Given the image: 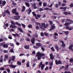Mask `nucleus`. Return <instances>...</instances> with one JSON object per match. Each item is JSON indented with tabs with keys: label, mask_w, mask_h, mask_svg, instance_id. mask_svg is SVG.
Masks as SVG:
<instances>
[{
	"label": "nucleus",
	"mask_w": 73,
	"mask_h": 73,
	"mask_svg": "<svg viewBox=\"0 0 73 73\" xmlns=\"http://www.w3.org/2000/svg\"><path fill=\"white\" fill-rule=\"evenodd\" d=\"M27 41H28V42H29L30 41V39L29 38H26V40Z\"/></svg>",
	"instance_id": "obj_58"
},
{
	"label": "nucleus",
	"mask_w": 73,
	"mask_h": 73,
	"mask_svg": "<svg viewBox=\"0 0 73 73\" xmlns=\"http://www.w3.org/2000/svg\"><path fill=\"white\" fill-rule=\"evenodd\" d=\"M21 25L22 26V27H23V28H25V25H24V24L22 23L21 24Z\"/></svg>",
	"instance_id": "obj_37"
},
{
	"label": "nucleus",
	"mask_w": 73,
	"mask_h": 73,
	"mask_svg": "<svg viewBox=\"0 0 73 73\" xmlns=\"http://www.w3.org/2000/svg\"><path fill=\"white\" fill-rule=\"evenodd\" d=\"M60 42L62 43V46L63 47H64V46L66 47L65 44H64V42H63V41H61Z\"/></svg>",
	"instance_id": "obj_19"
},
{
	"label": "nucleus",
	"mask_w": 73,
	"mask_h": 73,
	"mask_svg": "<svg viewBox=\"0 0 73 73\" xmlns=\"http://www.w3.org/2000/svg\"><path fill=\"white\" fill-rule=\"evenodd\" d=\"M26 66L27 68H29V63H27L26 64Z\"/></svg>",
	"instance_id": "obj_45"
},
{
	"label": "nucleus",
	"mask_w": 73,
	"mask_h": 73,
	"mask_svg": "<svg viewBox=\"0 0 73 73\" xmlns=\"http://www.w3.org/2000/svg\"><path fill=\"white\" fill-rule=\"evenodd\" d=\"M73 45L71 44L70 45L69 47V48L70 50H71V51L72 52H73Z\"/></svg>",
	"instance_id": "obj_7"
},
{
	"label": "nucleus",
	"mask_w": 73,
	"mask_h": 73,
	"mask_svg": "<svg viewBox=\"0 0 73 73\" xmlns=\"http://www.w3.org/2000/svg\"><path fill=\"white\" fill-rule=\"evenodd\" d=\"M3 46L4 48H8V46L6 44H4Z\"/></svg>",
	"instance_id": "obj_21"
},
{
	"label": "nucleus",
	"mask_w": 73,
	"mask_h": 73,
	"mask_svg": "<svg viewBox=\"0 0 73 73\" xmlns=\"http://www.w3.org/2000/svg\"><path fill=\"white\" fill-rule=\"evenodd\" d=\"M11 24H12L13 25H15V23H14L13 21H11Z\"/></svg>",
	"instance_id": "obj_51"
},
{
	"label": "nucleus",
	"mask_w": 73,
	"mask_h": 73,
	"mask_svg": "<svg viewBox=\"0 0 73 73\" xmlns=\"http://www.w3.org/2000/svg\"><path fill=\"white\" fill-rule=\"evenodd\" d=\"M4 12H5V13H7V14H9V15L10 14V12L8 10H4Z\"/></svg>",
	"instance_id": "obj_17"
},
{
	"label": "nucleus",
	"mask_w": 73,
	"mask_h": 73,
	"mask_svg": "<svg viewBox=\"0 0 73 73\" xmlns=\"http://www.w3.org/2000/svg\"><path fill=\"white\" fill-rule=\"evenodd\" d=\"M24 48L26 49H29V46L28 45H25L24 46Z\"/></svg>",
	"instance_id": "obj_24"
},
{
	"label": "nucleus",
	"mask_w": 73,
	"mask_h": 73,
	"mask_svg": "<svg viewBox=\"0 0 73 73\" xmlns=\"http://www.w3.org/2000/svg\"><path fill=\"white\" fill-rule=\"evenodd\" d=\"M40 35H41V36H42V37L44 36V34L42 32L40 33Z\"/></svg>",
	"instance_id": "obj_42"
},
{
	"label": "nucleus",
	"mask_w": 73,
	"mask_h": 73,
	"mask_svg": "<svg viewBox=\"0 0 73 73\" xmlns=\"http://www.w3.org/2000/svg\"><path fill=\"white\" fill-rule=\"evenodd\" d=\"M45 66V64H42V62H41L39 65V68H41V70H42Z\"/></svg>",
	"instance_id": "obj_2"
},
{
	"label": "nucleus",
	"mask_w": 73,
	"mask_h": 73,
	"mask_svg": "<svg viewBox=\"0 0 73 73\" xmlns=\"http://www.w3.org/2000/svg\"><path fill=\"white\" fill-rule=\"evenodd\" d=\"M51 17L52 18H53L54 19H56V18H57V17H56L55 16H52Z\"/></svg>",
	"instance_id": "obj_47"
},
{
	"label": "nucleus",
	"mask_w": 73,
	"mask_h": 73,
	"mask_svg": "<svg viewBox=\"0 0 73 73\" xmlns=\"http://www.w3.org/2000/svg\"><path fill=\"white\" fill-rule=\"evenodd\" d=\"M10 28H17V27L16 26H13V25L11 24L10 25Z\"/></svg>",
	"instance_id": "obj_15"
},
{
	"label": "nucleus",
	"mask_w": 73,
	"mask_h": 73,
	"mask_svg": "<svg viewBox=\"0 0 73 73\" xmlns=\"http://www.w3.org/2000/svg\"><path fill=\"white\" fill-rule=\"evenodd\" d=\"M48 22L50 23V25H52L53 24V22H52L51 21H49Z\"/></svg>",
	"instance_id": "obj_35"
},
{
	"label": "nucleus",
	"mask_w": 73,
	"mask_h": 73,
	"mask_svg": "<svg viewBox=\"0 0 73 73\" xmlns=\"http://www.w3.org/2000/svg\"><path fill=\"white\" fill-rule=\"evenodd\" d=\"M5 58H6V59L8 58V55H5Z\"/></svg>",
	"instance_id": "obj_62"
},
{
	"label": "nucleus",
	"mask_w": 73,
	"mask_h": 73,
	"mask_svg": "<svg viewBox=\"0 0 73 73\" xmlns=\"http://www.w3.org/2000/svg\"><path fill=\"white\" fill-rule=\"evenodd\" d=\"M63 32H64L65 34H66V35H67L69 33V31H63Z\"/></svg>",
	"instance_id": "obj_23"
},
{
	"label": "nucleus",
	"mask_w": 73,
	"mask_h": 73,
	"mask_svg": "<svg viewBox=\"0 0 73 73\" xmlns=\"http://www.w3.org/2000/svg\"><path fill=\"white\" fill-rule=\"evenodd\" d=\"M20 18V16H14L13 17V19L14 20H19Z\"/></svg>",
	"instance_id": "obj_4"
},
{
	"label": "nucleus",
	"mask_w": 73,
	"mask_h": 73,
	"mask_svg": "<svg viewBox=\"0 0 73 73\" xmlns=\"http://www.w3.org/2000/svg\"><path fill=\"white\" fill-rule=\"evenodd\" d=\"M49 64L50 66H53V62H50L49 63Z\"/></svg>",
	"instance_id": "obj_41"
},
{
	"label": "nucleus",
	"mask_w": 73,
	"mask_h": 73,
	"mask_svg": "<svg viewBox=\"0 0 73 73\" xmlns=\"http://www.w3.org/2000/svg\"><path fill=\"white\" fill-rule=\"evenodd\" d=\"M45 56V54H44V53H42V54H40V57H42V56Z\"/></svg>",
	"instance_id": "obj_40"
},
{
	"label": "nucleus",
	"mask_w": 73,
	"mask_h": 73,
	"mask_svg": "<svg viewBox=\"0 0 73 73\" xmlns=\"http://www.w3.org/2000/svg\"><path fill=\"white\" fill-rule=\"evenodd\" d=\"M66 21H69V22H70L71 23H73V21H72L70 19H66Z\"/></svg>",
	"instance_id": "obj_32"
},
{
	"label": "nucleus",
	"mask_w": 73,
	"mask_h": 73,
	"mask_svg": "<svg viewBox=\"0 0 73 73\" xmlns=\"http://www.w3.org/2000/svg\"><path fill=\"white\" fill-rule=\"evenodd\" d=\"M15 24L17 25L18 26H19V27H21V24L17 22H16L15 23Z\"/></svg>",
	"instance_id": "obj_26"
},
{
	"label": "nucleus",
	"mask_w": 73,
	"mask_h": 73,
	"mask_svg": "<svg viewBox=\"0 0 73 73\" xmlns=\"http://www.w3.org/2000/svg\"><path fill=\"white\" fill-rule=\"evenodd\" d=\"M28 27L29 28H32V26L31 25H29L28 26Z\"/></svg>",
	"instance_id": "obj_39"
},
{
	"label": "nucleus",
	"mask_w": 73,
	"mask_h": 73,
	"mask_svg": "<svg viewBox=\"0 0 73 73\" xmlns=\"http://www.w3.org/2000/svg\"><path fill=\"white\" fill-rule=\"evenodd\" d=\"M7 71L8 73H9L10 72V70L9 68H7Z\"/></svg>",
	"instance_id": "obj_61"
},
{
	"label": "nucleus",
	"mask_w": 73,
	"mask_h": 73,
	"mask_svg": "<svg viewBox=\"0 0 73 73\" xmlns=\"http://www.w3.org/2000/svg\"><path fill=\"white\" fill-rule=\"evenodd\" d=\"M66 7H61L60 8V9H64V11H66Z\"/></svg>",
	"instance_id": "obj_14"
},
{
	"label": "nucleus",
	"mask_w": 73,
	"mask_h": 73,
	"mask_svg": "<svg viewBox=\"0 0 73 73\" xmlns=\"http://www.w3.org/2000/svg\"><path fill=\"white\" fill-rule=\"evenodd\" d=\"M36 46L38 47H40V46H41V44L40 43H36Z\"/></svg>",
	"instance_id": "obj_20"
},
{
	"label": "nucleus",
	"mask_w": 73,
	"mask_h": 73,
	"mask_svg": "<svg viewBox=\"0 0 73 73\" xmlns=\"http://www.w3.org/2000/svg\"><path fill=\"white\" fill-rule=\"evenodd\" d=\"M55 62L56 65H59V64H62V62L60 60H55Z\"/></svg>",
	"instance_id": "obj_3"
},
{
	"label": "nucleus",
	"mask_w": 73,
	"mask_h": 73,
	"mask_svg": "<svg viewBox=\"0 0 73 73\" xmlns=\"http://www.w3.org/2000/svg\"><path fill=\"white\" fill-rule=\"evenodd\" d=\"M17 10V9H16V8H15V9L12 10V12L13 13L15 14V13L17 12L16 11Z\"/></svg>",
	"instance_id": "obj_18"
},
{
	"label": "nucleus",
	"mask_w": 73,
	"mask_h": 73,
	"mask_svg": "<svg viewBox=\"0 0 73 73\" xmlns=\"http://www.w3.org/2000/svg\"><path fill=\"white\" fill-rule=\"evenodd\" d=\"M17 64L18 65H21V62L19 61L17 62Z\"/></svg>",
	"instance_id": "obj_34"
},
{
	"label": "nucleus",
	"mask_w": 73,
	"mask_h": 73,
	"mask_svg": "<svg viewBox=\"0 0 73 73\" xmlns=\"http://www.w3.org/2000/svg\"><path fill=\"white\" fill-rule=\"evenodd\" d=\"M15 56H13V57L11 59L13 61H15Z\"/></svg>",
	"instance_id": "obj_36"
},
{
	"label": "nucleus",
	"mask_w": 73,
	"mask_h": 73,
	"mask_svg": "<svg viewBox=\"0 0 73 73\" xmlns=\"http://www.w3.org/2000/svg\"><path fill=\"white\" fill-rule=\"evenodd\" d=\"M32 13L33 16H34L35 17H36V13H35V12L34 11L33 12H32Z\"/></svg>",
	"instance_id": "obj_33"
},
{
	"label": "nucleus",
	"mask_w": 73,
	"mask_h": 73,
	"mask_svg": "<svg viewBox=\"0 0 73 73\" xmlns=\"http://www.w3.org/2000/svg\"><path fill=\"white\" fill-rule=\"evenodd\" d=\"M53 6V4L51 3L50 5L48 6L49 8H51Z\"/></svg>",
	"instance_id": "obj_57"
},
{
	"label": "nucleus",
	"mask_w": 73,
	"mask_h": 73,
	"mask_svg": "<svg viewBox=\"0 0 73 73\" xmlns=\"http://www.w3.org/2000/svg\"><path fill=\"white\" fill-rule=\"evenodd\" d=\"M2 15H3V17H5V16H6V13H5V12H3V13Z\"/></svg>",
	"instance_id": "obj_38"
},
{
	"label": "nucleus",
	"mask_w": 73,
	"mask_h": 73,
	"mask_svg": "<svg viewBox=\"0 0 73 73\" xmlns=\"http://www.w3.org/2000/svg\"><path fill=\"white\" fill-rule=\"evenodd\" d=\"M66 4L63 3L62 5V7H64V6H66Z\"/></svg>",
	"instance_id": "obj_59"
},
{
	"label": "nucleus",
	"mask_w": 73,
	"mask_h": 73,
	"mask_svg": "<svg viewBox=\"0 0 73 73\" xmlns=\"http://www.w3.org/2000/svg\"><path fill=\"white\" fill-rule=\"evenodd\" d=\"M9 67L12 68H15L16 67V66L13 65L12 64H10L9 65Z\"/></svg>",
	"instance_id": "obj_12"
},
{
	"label": "nucleus",
	"mask_w": 73,
	"mask_h": 73,
	"mask_svg": "<svg viewBox=\"0 0 73 73\" xmlns=\"http://www.w3.org/2000/svg\"><path fill=\"white\" fill-rule=\"evenodd\" d=\"M44 35L46 36L47 37H49V36L48 35V33L46 32H44Z\"/></svg>",
	"instance_id": "obj_30"
},
{
	"label": "nucleus",
	"mask_w": 73,
	"mask_h": 73,
	"mask_svg": "<svg viewBox=\"0 0 73 73\" xmlns=\"http://www.w3.org/2000/svg\"><path fill=\"white\" fill-rule=\"evenodd\" d=\"M35 40H36L35 39V38H33L31 40V41L33 44H35Z\"/></svg>",
	"instance_id": "obj_11"
},
{
	"label": "nucleus",
	"mask_w": 73,
	"mask_h": 73,
	"mask_svg": "<svg viewBox=\"0 0 73 73\" xmlns=\"http://www.w3.org/2000/svg\"><path fill=\"white\" fill-rule=\"evenodd\" d=\"M25 7L24 6H23L22 7V9L21 10L22 12H23L25 11Z\"/></svg>",
	"instance_id": "obj_22"
},
{
	"label": "nucleus",
	"mask_w": 73,
	"mask_h": 73,
	"mask_svg": "<svg viewBox=\"0 0 73 73\" xmlns=\"http://www.w3.org/2000/svg\"><path fill=\"white\" fill-rule=\"evenodd\" d=\"M73 62V58H70V62Z\"/></svg>",
	"instance_id": "obj_46"
},
{
	"label": "nucleus",
	"mask_w": 73,
	"mask_h": 73,
	"mask_svg": "<svg viewBox=\"0 0 73 73\" xmlns=\"http://www.w3.org/2000/svg\"><path fill=\"white\" fill-rule=\"evenodd\" d=\"M55 28H56V27L54 26V25H52L51 27V29H50V31H53V29L54 30Z\"/></svg>",
	"instance_id": "obj_5"
},
{
	"label": "nucleus",
	"mask_w": 73,
	"mask_h": 73,
	"mask_svg": "<svg viewBox=\"0 0 73 73\" xmlns=\"http://www.w3.org/2000/svg\"><path fill=\"white\" fill-rule=\"evenodd\" d=\"M14 14H15L16 16H18L19 15V13L17 12V11Z\"/></svg>",
	"instance_id": "obj_53"
},
{
	"label": "nucleus",
	"mask_w": 73,
	"mask_h": 73,
	"mask_svg": "<svg viewBox=\"0 0 73 73\" xmlns=\"http://www.w3.org/2000/svg\"><path fill=\"white\" fill-rule=\"evenodd\" d=\"M51 50L53 51V52H54V51H55V50L54 49V48H53V47H52V48H51Z\"/></svg>",
	"instance_id": "obj_50"
},
{
	"label": "nucleus",
	"mask_w": 73,
	"mask_h": 73,
	"mask_svg": "<svg viewBox=\"0 0 73 73\" xmlns=\"http://www.w3.org/2000/svg\"><path fill=\"white\" fill-rule=\"evenodd\" d=\"M55 49L57 50V52H58V51L60 50V48H59L58 46L57 45H55Z\"/></svg>",
	"instance_id": "obj_10"
},
{
	"label": "nucleus",
	"mask_w": 73,
	"mask_h": 73,
	"mask_svg": "<svg viewBox=\"0 0 73 73\" xmlns=\"http://www.w3.org/2000/svg\"><path fill=\"white\" fill-rule=\"evenodd\" d=\"M4 53H8V50H4L3 51Z\"/></svg>",
	"instance_id": "obj_43"
},
{
	"label": "nucleus",
	"mask_w": 73,
	"mask_h": 73,
	"mask_svg": "<svg viewBox=\"0 0 73 73\" xmlns=\"http://www.w3.org/2000/svg\"><path fill=\"white\" fill-rule=\"evenodd\" d=\"M58 5L57 4H56L55 5L56 8H58Z\"/></svg>",
	"instance_id": "obj_63"
},
{
	"label": "nucleus",
	"mask_w": 73,
	"mask_h": 73,
	"mask_svg": "<svg viewBox=\"0 0 73 73\" xmlns=\"http://www.w3.org/2000/svg\"><path fill=\"white\" fill-rule=\"evenodd\" d=\"M34 36L35 37H36L37 38L38 37V35H37V34H34Z\"/></svg>",
	"instance_id": "obj_49"
},
{
	"label": "nucleus",
	"mask_w": 73,
	"mask_h": 73,
	"mask_svg": "<svg viewBox=\"0 0 73 73\" xmlns=\"http://www.w3.org/2000/svg\"><path fill=\"white\" fill-rule=\"evenodd\" d=\"M37 16L38 17V18H40V17H41V15L38 14L37 15Z\"/></svg>",
	"instance_id": "obj_55"
},
{
	"label": "nucleus",
	"mask_w": 73,
	"mask_h": 73,
	"mask_svg": "<svg viewBox=\"0 0 73 73\" xmlns=\"http://www.w3.org/2000/svg\"><path fill=\"white\" fill-rule=\"evenodd\" d=\"M25 61V59L22 60V63H24Z\"/></svg>",
	"instance_id": "obj_60"
},
{
	"label": "nucleus",
	"mask_w": 73,
	"mask_h": 73,
	"mask_svg": "<svg viewBox=\"0 0 73 73\" xmlns=\"http://www.w3.org/2000/svg\"><path fill=\"white\" fill-rule=\"evenodd\" d=\"M70 6V7H73V4H71Z\"/></svg>",
	"instance_id": "obj_64"
},
{
	"label": "nucleus",
	"mask_w": 73,
	"mask_h": 73,
	"mask_svg": "<svg viewBox=\"0 0 73 73\" xmlns=\"http://www.w3.org/2000/svg\"><path fill=\"white\" fill-rule=\"evenodd\" d=\"M29 13H28V15H29L30 13H31V12H32V10L31 9L29 8V10H28Z\"/></svg>",
	"instance_id": "obj_28"
},
{
	"label": "nucleus",
	"mask_w": 73,
	"mask_h": 73,
	"mask_svg": "<svg viewBox=\"0 0 73 73\" xmlns=\"http://www.w3.org/2000/svg\"><path fill=\"white\" fill-rule=\"evenodd\" d=\"M25 4L26 5V6H27V7H30V5L29 3L26 2L25 3Z\"/></svg>",
	"instance_id": "obj_27"
},
{
	"label": "nucleus",
	"mask_w": 73,
	"mask_h": 73,
	"mask_svg": "<svg viewBox=\"0 0 73 73\" xmlns=\"http://www.w3.org/2000/svg\"><path fill=\"white\" fill-rule=\"evenodd\" d=\"M50 56V58L51 60H52L54 59V57L53 55V54L51 53Z\"/></svg>",
	"instance_id": "obj_13"
},
{
	"label": "nucleus",
	"mask_w": 73,
	"mask_h": 73,
	"mask_svg": "<svg viewBox=\"0 0 73 73\" xmlns=\"http://www.w3.org/2000/svg\"><path fill=\"white\" fill-rule=\"evenodd\" d=\"M64 14L65 15H71V13H68L67 12H65L64 13Z\"/></svg>",
	"instance_id": "obj_16"
},
{
	"label": "nucleus",
	"mask_w": 73,
	"mask_h": 73,
	"mask_svg": "<svg viewBox=\"0 0 73 73\" xmlns=\"http://www.w3.org/2000/svg\"><path fill=\"white\" fill-rule=\"evenodd\" d=\"M10 52H14V50H13V48L12 49H11L10 50Z\"/></svg>",
	"instance_id": "obj_56"
},
{
	"label": "nucleus",
	"mask_w": 73,
	"mask_h": 73,
	"mask_svg": "<svg viewBox=\"0 0 73 73\" xmlns=\"http://www.w3.org/2000/svg\"><path fill=\"white\" fill-rule=\"evenodd\" d=\"M12 35L14 37H20V35L17 33H16L15 34H12Z\"/></svg>",
	"instance_id": "obj_9"
},
{
	"label": "nucleus",
	"mask_w": 73,
	"mask_h": 73,
	"mask_svg": "<svg viewBox=\"0 0 73 73\" xmlns=\"http://www.w3.org/2000/svg\"><path fill=\"white\" fill-rule=\"evenodd\" d=\"M4 44V43H0V46H3Z\"/></svg>",
	"instance_id": "obj_48"
},
{
	"label": "nucleus",
	"mask_w": 73,
	"mask_h": 73,
	"mask_svg": "<svg viewBox=\"0 0 73 73\" xmlns=\"http://www.w3.org/2000/svg\"><path fill=\"white\" fill-rule=\"evenodd\" d=\"M41 54V52H38L37 53V56H38V57L40 56V54Z\"/></svg>",
	"instance_id": "obj_31"
},
{
	"label": "nucleus",
	"mask_w": 73,
	"mask_h": 73,
	"mask_svg": "<svg viewBox=\"0 0 73 73\" xmlns=\"http://www.w3.org/2000/svg\"><path fill=\"white\" fill-rule=\"evenodd\" d=\"M5 4H6V1H4L2 2L3 6H4L5 5Z\"/></svg>",
	"instance_id": "obj_29"
},
{
	"label": "nucleus",
	"mask_w": 73,
	"mask_h": 73,
	"mask_svg": "<svg viewBox=\"0 0 73 73\" xmlns=\"http://www.w3.org/2000/svg\"><path fill=\"white\" fill-rule=\"evenodd\" d=\"M71 24V23L70 22L69 23H65V24H64V25L65 26H67V25H69L70 24Z\"/></svg>",
	"instance_id": "obj_25"
},
{
	"label": "nucleus",
	"mask_w": 73,
	"mask_h": 73,
	"mask_svg": "<svg viewBox=\"0 0 73 73\" xmlns=\"http://www.w3.org/2000/svg\"><path fill=\"white\" fill-rule=\"evenodd\" d=\"M18 30L19 31H20L21 32V33H23V29L21 27H19L18 28Z\"/></svg>",
	"instance_id": "obj_8"
},
{
	"label": "nucleus",
	"mask_w": 73,
	"mask_h": 73,
	"mask_svg": "<svg viewBox=\"0 0 73 73\" xmlns=\"http://www.w3.org/2000/svg\"><path fill=\"white\" fill-rule=\"evenodd\" d=\"M35 24L36 25H39V26L40 29H43V30H45V28H46L48 27L49 26V24H47L45 25V24L44 23H42L41 24L40 23L36 22Z\"/></svg>",
	"instance_id": "obj_1"
},
{
	"label": "nucleus",
	"mask_w": 73,
	"mask_h": 73,
	"mask_svg": "<svg viewBox=\"0 0 73 73\" xmlns=\"http://www.w3.org/2000/svg\"><path fill=\"white\" fill-rule=\"evenodd\" d=\"M54 35L53 38L54 39H57V37H56V36H58V34L57 33H55L54 34Z\"/></svg>",
	"instance_id": "obj_6"
},
{
	"label": "nucleus",
	"mask_w": 73,
	"mask_h": 73,
	"mask_svg": "<svg viewBox=\"0 0 73 73\" xmlns=\"http://www.w3.org/2000/svg\"><path fill=\"white\" fill-rule=\"evenodd\" d=\"M0 70H5V68L4 67H2L0 68Z\"/></svg>",
	"instance_id": "obj_44"
},
{
	"label": "nucleus",
	"mask_w": 73,
	"mask_h": 73,
	"mask_svg": "<svg viewBox=\"0 0 73 73\" xmlns=\"http://www.w3.org/2000/svg\"><path fill=\"white\" fill-rule=\"evenodd\" d=\"M62 3H61V2H58V4L59 5V6H61V4Z\"/></svg>",
	"instance_id": "obj_52"
},
{
	"label": "nucleus",
	"mask_w": 73,
	"mask_h": 73,
	"mask_svg": "<svg viewBox=\"0 0 73 73\" xmlns=\"http://www.w3.org/2000/svg\"><path fill=\"white\" fill-rule=\"evenodd\" d=\"M43 7H45V6H46V3H43Z\"/></svg>",
	"instance_id": "obj_54"
}]
</instances>
